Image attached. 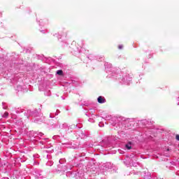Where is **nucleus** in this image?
Segmentation results:
<instances>
[{
  "instance_id": "obj_2",
  "label": "nucleus",
  "mask_w": 179,
  "mask_h": 179,
  "mask_svg": "<svg viewBox=\"0 0 179 179\" xmlns=\"http://www.w3.org/2000/svg\"><path fill=\"white\" fill-rule=\"evenodd\" d=\"M8 115H9V113L8 112H5L4 114L2 115L3 118L8 117Z\"/></svg>"
},
{
  "instance_id": "obj_1",
  "label": "nucleus",
  "mask_w": 179,
  "mask_h": 179,
  "mask_svg": "<svg viewBox=\"0 0 179 179\" xmlns=\"http://www.w3.org/2000/svg\"><path fill=\"white\" fill-rule=\"evenodd\" d=\"M98 103H100L101 104H103L106 101V99L103 96H99L98 97Z\"/></svg>"
},
{
  "instance_id": "obj_3",
  "label": "nucleus",
  "mask_w": 179,
  "mask_h": 179,
  "mask_svg": "<svg viewBox=\"0 0 179 179\" xmlns=\"http://www.w3.org/2000/svg\"><path fill=\"white\" fill-rule=\"evenodd\" d=\"M126 148L128 150H131V149L132 148V147L131 146V144H127Z\"/></svg>"
},
{
  "instance_id": "obj_9",
  "label": "nucleus",
  "mask_w": 179,
  "mask_h": 179,
  "mask_svg": "<svg viewBox=\"0 0 179 179\" xmlns=\"http://www.w3.org/2000/svg\"><path fill=\"white\" fill-rule=\"evenodd\" d=\"M50 118H52V117L51 116V115H50Z\"/></svg>"
},
{
  "instance_id": "obj_7",
  "label": "nucleus",
  "mask_w": 179,
  "mask_h": 179,
  "mask_svg": "<svg viewBox=\"0 0 179 179\" xmlns=\"http://www.w3.org/2000/svg\"><path fill=\"white\" fill-rule=\"evenodd\" d=\"M40 136H43V133H41V134H40Z\"/></svg>"
},
{
  "instance_id": "obj_8",
  "label": "nucleus",
  "mask_w": 179,
  "mask_h": 179,
  "mask_svg": "<svg viewBox=\"0 0 179 179\" xmlns=\"http://www.w3.org/2000/svg\"><path fill=\"white\" fill-rule=\"evenodd\" d=\"M0 16H2V13H0Z\"/></svg>"
},
{
  "instance_id": "obj_10",
  "label": "nucleus",
  "mask_w": 179,
  "mask_h": 179,
  "mask_svg": "<svg viewBox=\"0 0 179 179\" xmlns=\"http://www.w3.org/2000/svg\"><path fill=\"white\" fill-rule=\"evenodd\" d=\"M178 106H179V103H178Z\"/></svg>"
},
{
  "instance_id": "obj_5",
  "label": "nucleus",
  "mask_w": 179,
  "mask_h": 179,
  "mask_svg": "<svg viewBox=\"0 0 179 179\" xmlns=\"http://www.w3.org/2000/svg\"><path fill=\"white\" fill-rule=\"evenodd\" d=\"M122 45H120L119 46H118V48H119V50H122Z\"/></svg>"
},
{
  "instance_id": "obj_6",
  "label": "nucleus",
  "mask_w": 179,
  "mask_h": 179,
  "mask_svg": "<svg viewBox=\"0 0 179 179\" xmlns=\"http://www.w3.org/2000/svg\"><path fill=\"white\" fill-rule=\"evenodd\" d=\"M3 104H4V103H3ZM3 108L4 110H6L7 107H6V106H3Z\"/></svg>"
},
{
  "instance_id": "obj_4",
  "label": "nucleus",
  "mask_w": 179,
  "mask_h": 179,
  "mask_svg": "<svg viewBox=\"0 0 179 179\" xmlns=\"http://www.w3.org/2000/svg\"><path fill=\"white\" fill-rule=\"evenodd\" d=\"M57 75L61 76V75H62V70H58V71H57Z\"/></svg>"
}]
</instances>
